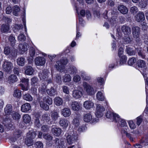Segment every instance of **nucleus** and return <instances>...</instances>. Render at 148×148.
I'll return each instance as SVG.
<instances>
[{
	"label": "nucleus",
	"mask_w": 148,
	"mask_h": 148,
	"mask_svg": "<svg viewBox=\"0 0 148 148\" xmlns=\"http://www.w3.org/2000/svg\"><path fill=\"white\" fill-rule=\"evenodd\" d=\"M47 103L49 105H51L52 103V99L48 95L44 96L43 98V101H41L40 102V106L41 107L46 110H49V107L47 104L44 102Z\"/></svg>",
	"instance_id": "nucleus-1"
},
{
	"label": "nucleus",
	"mask_w": 148,
	"mask_h": 148,
	"mask_svg": "<svg viewBox=\"0 0 148 148\" xmlns=\"http://www.w3.org/2000/svg\"><path fill=\"white\" fill-rule=\"evenodd\" d=\"M77 135L76 133L73 132L68 133L67 134L66 137V139L67 143L69 145H71L77 140Z\"/></svg>",
	"instance_id": "nucleus-2"
},
{
	"label": "nucleus",
	"mask_w": 148,
	"mask_h": 148,
	"mask_svg": "<svg viewBox=\"0 0 148 148\" xmlns=\"http://www.w3.org/2000/svg\"><path fill=\"white\" fill-rule=\"evenodd\" d=\"M68 62V59H62L57 62L55 66L57 70L61 71L64 68V66Z\"/></svg>",
	"instance_id": "nucleus-3"
},
{
	"label": "nucleus",
	"mask_w": 148,
	"mask_h": 148,
	"mask_svg": "<svg viewBox=\"0 0 148 148\" xmlns=\"http://www.w3.org/2000/svg\"><path fill=\"white\" fill-rule=\"evenodd\" d=\"M132 30L133 35L135 41L137 42H139L140 40L139 38L140 28L138 26L134 27L132 28Z\"/></svg>",
	"instance_id": "nucleus-4"
},
{
	"label": "nucleus",
	"mask_w": 148,
	"mask_h": 148,
	"mask_svg": "<svg viewBox=\"0 0 148 148\" xmlns=\"http://www.w3.org/2000/svg\"><path fill=\"white\" fill-rule=\"evenodd\" d=\"M83 86L84 89L86 90L87 94L89 95H92L95 93L93 87L87 83L86 82H84Z\"/></svg>",
	"instance_id": "nucleus-5"
},
{
	"label": "nucleus",
	"mask_w": 148,
	"mask_h": 148,
	"mask_svg": "<svg viewBox=\"0 0 148 148\" xmlns=\"http://www.w3.org/2000/svg\"><path fill=\"white\" fill-rule=\"evenodd\" d=\"M113 117L114 121L115 122L119 121V123L121 127H124L126 125V122L125 120L120 118L118 114L113 113Z\"/></svg>",
	"instance_id": "nucleus-6"
},
{
	"label": "nucleus",
	"mask_w": 148,
	"mask_h": 148,
	"mask_svg": "<svg viewBox=\"0 0 148 148\" xmlns=\"http://www.w3.org/2000/svg\"><path fill=\"white\" fill-rule=\"evenodd\" d=\"M96 116L97 117H101L103 116L102 112L105 111V109L101 105L98 104L96 105Z\"/></svg>",
	"instance_id": "nucleus-7"
},
{
	"label": "nucleus",
	"mask_w": 148,
	"mask_h": 148,
	"mask_svg": "<svg viewBox=\"0 0 148 148\" xmlns=\"http://www.w3.org/2000/svg\"><path fill=\"white\" fill-rule=\"evenodd\" d=\"M2 66L3 70L7 72L10 71L13 68L12 64L8 61L4 62Z\"/></svg>",
	"instance_id": "nucleus-8"
},
{
	"label": "nucleus",
	"mask_w": 148,
	"mask_h": 148,
	"mask_svg": "<svg viewBox=\"0 0 148 148\" xmlns=\"http://www.w3.org/2000/svg\"><path fill=\"white\" fill-rule=\"evenodd\" d=\"M55 146L57 148H64L65 147V143L62 139L56 138L54 140Z\"/></svg>",
	"instance_id": "nucleus-9"
},
{
	"label": "nucleus",
	"mask_w": 148,
	"mask_h": 148,
	"mask_svg": "<svg viewBox=\"0 0 148 148\" xmlns=\"http://www.w3.org/2000/svg\"><path fill=\"white\" fill-rule=\"evenodd\" d=\"M16 52V49L14 48L11 49L8 47H5L4 49V53L6 55L10 54L12 56H15V53Z\"/></svg>",
	"instance_id": "nucleus-10"
},
{
	"label": "nucleus",
	"mask_w": 148,
	"mask_h": 148,
	"mask_svg": "<svg viewBox=\"0 0 148 148\" xmlns=\"http://www.w3.org/2000/svg\"><path fill=\"white\" fill-rule=\"evenodd\" d=\"M45 59L43 57H38L35 59V64L37 65L43 66L45 64Z\"/></svg>",
	"instance_id": "nucleus-11"
},
{
	"label": "nucleus",
	"mask_w": 148,
	"mask_h": 148,
	"mask_svg": "<svg viewBox=\"0 0 148 148\" xmlns=\"http://www.w3.org/2000/svg\"><path fill=\"white\" fill-rule=\"evenodd\" d=\"M136 20L140 22L143 21L145 19V15L144 13L141 12H139L135 16Z\"/></svg>",
	"instance_id": "nucleus-12"
},
{
	"label": "nucleus",
	"mask_w": 148,
	"mask_h": 148,
	"mask_svg": "<svg viewBox=\"0 0 148 148\" xmlns=\"http://www.w3.org/2000/svg\"><path fill=\"white\" fill-rule=\"evenodd\" d=\"M82 95V92L78 90H75L72 92L73 97L75 99H78L80 98Z\"/></svg>",
	"instance_id": "nucleus-13"
},
{
	"label": "nucleus",
	"mask_w": 148,
	"mask_h": 148,
	"mask_svg": "<svg viewBox=\"0 0 148 148\" xmlns=\"http://www.w3.org/2000/svg\"><path fill=\"white\" fill-rule=\"evenodd\" d=\"M71 108L74 111H79L81 110V107L79 103L77 101L73 102L71 104Z\"/></svg>",
	"instance_id": "nucleus-14"
},
{
	"label": "nucleus",
	"mask_w": 148,
	"mask_h": 148,
	"mask_svg": "<svg viewBox=\"0 0 148 148\" xmlns=\"http://www.w3.org/2000/svg\"><path fill=\"white\" fill-rule=\"evenodd\" d=\"M18 80L17 76L14 74H12L9 76L8 79V82L10 84H13Z\"/></svg>",
	"instance_id": "nucleus-15"
},
{
	"label": "nucleus",
	"mask_w": 148,
	"mask_h": 148,
	"mask_svg": "<svg viewBox=\"0 0 148 148\" xmlns=\"http://www.w3.org/2000/svg\"><path fill=\"white\" fill-rule=\"evenodd\" d=\"M48 71L47 70H43L39 74V76L41 79L46 80L48 77Z\"/></svg>",
	"instance_id": "nucleus-16"
},
{
	"label": "nucleus",
	"mask_w": 148,
	"mask_h": 148,
	"mask_svg": "<svg viewBox=\"0 0 148 148\" xmlns=\"http://www.w3.org/2000/svg\"><path fill=\"white\" fill-rule=\"evenodd\" d=\"M83 106L86 109H90L93 107L94 103L91 101L88 100L84 102Z\"/></svg>",
	"instance_id": "nucleus-17"
},
{
	"label": "nucleus",
	"mask_w": 148,
	"mask_h": 148,
	"mask_svg": "<svg viewBox=\"0 0 148 148\" xmlns=\"http://www.w3.org/2000/svg\"><path fill=\"white\" fill-rule=\"evenodd\" d=\"M5 114L9 115L13 112L12 111V106L10 104H7L4 109Z\"/></svg>",
	"instance_id": "nucleus-18"
},
{
	"label": "nucleus",
	"mask_w": 148,
	"mask_h": 148,
	"mask_svg": "<svg viewBox=\"0 0 148 148\" xmlns=\"http://www.w3.org/2000/svg\"><path fill=\"white\" fill-rule=\"evenodd\" d=\"M135 49L139 56L143 59H145L146 55L144 52V50L142 48H136Z\"/></svg>",
	"instance_id": "nucleus-19"
},
{
	"label": "nucleus",
	"mask_w": 148,
	"mask_h": 148,
	"mask_svg": "<svg viewBox=\"0 0 148 148\" xmlns=\"http://www.w3.org/2000/svg\"><path fill=\"white\" fill-rule=\"evenodd\" d=\"M122 32L125 35H129L131 33V29L130 27L125 25H123L121 27Z\"/></svg>",
	"instance_id": "nucleus-20"
},
{
	"label": "nucleus",
	"mask_w": 148,
	"mask_h": 148,
	"mask_svg": "<svg viewBox=\"0 0 148 148\" xmlns=\"http://www.w3.org/2000/svg\"><path fill=\"white\" fill-rule=\"evenodd\" d=\"M34 70L33 68L30 66H27L25 69V73L27 75H32L33 74Z\"/></svg>",
	"instance_id": "nucleus-21"
},
{
	"label": "nucleus",
	"mask_w": 148,
	"mask_h": 148,
	"mask_svg": "<svg viewBox=\"0 0 148 148\" xmlns=\"http://www.w3.org/2000/svg\"><path fill=\"white\" fill-rule=\"evenodd\" d=\"M31 109V106L29 103H25L21 106V110L22 112H27Z\"/></svg>",
	"instance_id": "nucleus-22"
},
{
	"label": "nucleus",
	"mask_w": 148,
	"mask_h": 148,
	"mask_svg": "<svg viewBox=\"0 0 148 148\" xmlns=\"http://www.w3.org/2000/svg\"><path fill=\"white\" fill-rule=\"evenodd\" d=\"M118 9L121 13L123 14H126L128 11L127 8L123 5H120L118 6Z\"/></svg>",
	"instance_id": "nucleus-23"
},
{
	"label": "nucleus",
	"mask_w": 148,
	"mask_h": 148,
	"mask_svg": "<svg viewBox=\"0 0 148 148\" xmlns=\"http://www.w3.org/2000/svg\"><path fill=\"white\" fill-rule=\"evenodd\" d=\"M27 44L26 42L20 44L19 45V47L20 50L21 51L22 54H23L24 52L26 51L27 50Z\"/></svg>",
	"instance_id": "nucleus-24"
},
{
	"label": "nucleus",
	"mask_w": 148,
	"mask_h": 148,
	"mask_svg": "<svg viewBox=\"0 0 148 148\" xmlns=\"http://www.w3.org/2000/svg\"><path fill=\"white\" fill-rule=\"evenodd\" d=\"M42 118L43 120H45L49 124L51 125L53 123V121H51V119H50V118L47 114H44L42 115Z\"/></svg>",
	"instance_id": "nucleus-25"
},
{
	"label": "nucleus",
	"mask_w": 148,
	"mask_h": 148,
	"mask_svg": "<svg viewBox=\"0 0 148 148\" xmlns=\"http://www.w3.org/2000/svg\"><path fill=\"white\" fill-rule=\"evenodd\" d=\"M69 121L66 119L61 118L59 121V124L60 126L64 127H66L68 126Z\"/></svg>",
	"instance_id": "nucleus-26"
},
{
	"label": "nucleus",
	"mask_w": 148,
	"mask_h": 148,
	"mask_svg": "<svg viewBox=\"0 0 148 148\" xmlns=\"http://www.w3.org/2000/svg\"><path fill=\"white\" fill-rule=\"evenodd\" d=\"M40 117V116L38 114H36L35 115V116L34 118V125L38 128H39L41 125L40 123L39 119Z\"/></svg>",
	"instance_id": "nucleus-27"
},
{
	"label": "nucleus",
	"mask_w": 148,
	"mask_h": 148,
	"mask_svg": "<svg viewBox=\"0 0 148 148\" xmlns=\"http://www.w3.org/2000/svg\"><path fill=\"white\" fill-rule=\"evenodd\" d=\"M48 94L50 96H54L57 95V91L53 87H51L47 90Z\"/></svg>",
	"instance_id": "nucleus-28"
},
{
	"label": "nucleus",
	"mask_w": 148,
	"mask_h": 148,
	"mask_svg": "<svg viewBox=\"0 0 148 148\" xmlns=\"http://www.w3.org/2000/svg\"><path fill=\"white\" fill-rule=\"evenodd\" d=\"M62 114L65 117H68L71 114L70 110L68 108H65L62 109Z\"/></svg>",
	"instance_id": "nucleus-29"
},
{
	"label": "nucleus",
	"mask_w": 148,
	"mask_h": 148,
	"mask_svg": "<svg viewBox=\"0 0 148 148\" xmlns=\"http://www.w3.org/2000/svg\"><path fill=\"white\" fill-rule=\"evenodd\" d=\"M51 131L53 134L56 136H59L61 133V129L59 128H53Z\"/></svg>",
	"instance_id": "nucleus-30"
},
{
	"label": "nucleus",
	"mask_w": 148,
	"mask_h": 148,
	"mask_svg": "<svg viewBox=\"0 0 148 148\" xmlns=\"http://www.w3.org/2000/svg\"><path fill=\"white\" fill-rule=\"evenodd\" d=\"M51 117L52 120V121L53 122L56 121L59 117L58 112L53 111L51 113Z\"/></svg>",
	"instance_id": "nucleus-31"
},
{
	"label": "nucleus",
	"mask_w": 148,
	"mask_h": 148,
	"mask_svg": "<svg viewBox=\"0 0 148 148\" xmlns=\"http://www.w3.org/2000/svg\"><path fill=\"white\" fill-rule=\"evenodd\" d=\"M25 59L23 57L18 58L17 59V64L21 66H23L25 64Z\"/></svg>",
	"instance_id": "nucleus-32"
},
{
	"label": "nucleus",
	"mask_w": 148,
	"mask_h": 148,
	"mask_svg": "<svg viewBox=\"0 0 148 148\" xmlns=\"http://www.w3.org/2000/svg\"><path fill=\"white\" fill-rule=\"evenodd\" d=\"M127 53L130 56H134L135 55L136 52L134 51L132 48L127 47L125 49Z\"/></svg>",
	"instance_id": "nucleus-33"
},
{
	"label": "nucleus",
	"mask_w": 148,
	"mask_h": 148,
	"mask_svg": "<svg viewBox=\"0 0 148 148\" xmlns=\"http://www.w3.org/2000/svg\"><path fill=\"white\" fill-rule=\"evenodd\" d=\"M55 104L57 106L62 105L63 103V100L60 97H56L54 99Z\"/></svg>",
	"instance_id": "nucleus-34"
},
{
	"label": "nucleus",
	"mask_w": 148,
	"mask_h": 148,
	"mask_svg": "<svg viewBox=\"0 0 148 148\" xmlns=\"http://www.w3.org/2000/svg\"><path fill=\"white\" fill-rule=\"evenodd\" d=\"M92 116L89 113H87L84 114L83 117V119L84 121L86 122H89L92 119Z\"/></svg>",
	"instance_id": "nucleus-35"
},
{
	"label": "nucleus",
	"mask_w": 148,
	"mask_h": 148,
	"mask_svg": "<svg viewBox=\"0 0 148 148\" xmlns=\"http://www.w3.org/2000/svg\"><path fill=\"white\" fill-rule=\"evenodd\" d=\"M23 122L25 123H29L31 121V118L28 114H25L23 116Z\"/></svg>",
	"instance_id": "nucleus-36"
},
{
	"label": "nucleus",
	"mask_w": 148,
	"mask_h": 148,
	"mask_svg": "<svg viewBox=\"0 0 148 148\" xmlns=\"http://www.w3.org/2000/svg\"><path fill=\"white\" fill-rule=\"evenodd\" d=\"M20 11L19 7L17 5H15L13 8V13L16 16H18V13Z\"/></svg>",
	"instance_id": "nucleus-37"
},
{
	"label": "nucleus",
	"mask_w": 148,
	"mask_h": 148,
	"mask_svg": "<svg viewBox=\"0 0 148 148\" xmlns=\"http://www.w3.org/2000/svg\"><path fill=\"white\" fill-rule=\"evenodd\" d=\"M8 40L10 42L11 45L12 47L14 46L15 45L16 41L15 37L11 35L9 37Z\"/></svg>",
	"instance_id": "nucleus-38"
},
{
	"label": "nucleus",
	"mask_w": 148,
	"mask_h": 148,
	"mask_svg": "<svg viewBox=\"0 0 148 148\" xmlns=\"http://www.w3.org/2000/svg\"><path fill=\"white\" fill-rule=\"evenodd\" d=\"M8 123H6V121H5V125L7 128L8 129L10 130H12L14 129V127L13 125L11 123V122L10 120H7Z\"/></svg>",
	"instance_id": "nucleus-39"
},
{
	"label": "nucleus",
	"mask_w": 148,
	"mask_h": 148,
	"mask_svg": "<svg viewBox=\"0 0 148 148\" xmlns=\"http://www.w3.org/2000/svg\"><path fill=\"white\" fill-rule=\"evenodd\" d=\"M22 133L21 130L19 129L15 130L14 132L13 135L15 137L18 138L21 136Z\"/></svg>",
	"instance_id": "nucleus-40"
},
{
	"label": "nucleus",
	"mask_w": 148,
	"mask_h": 148,
	"mask_svg": "<svg viewBox=\"0 0 148 148\" xmlns=\"http://www.w3.org/2000/svg\"><path fill=\"white\" fill-rule=\"evenodd\" d=\"M138 66L139 67L143 68L146 66V63L143 60H138L137 62Z\"/></svg>",
	"instance_id": "nucleus-41"
},
{
	"label": "nucleus",
	"mask_w": 148,
	"mask_h": 148,
	"mask_svg": "<svg viewBox=\"0 0 148 148\" xmlns=\"http://www.w3.org/2000/svg\"><path fill=\"white\" fill-rule=\"evenodd\" d=\"M97 98L98 100L101 101L104 100L105 97L103 93L101 92H98L97 93Z\"/></svg>",
	"instance_id": "nucleus-42"
},
{
	"label": "nucleus",
	"mask_w": 148,
	"mask_h": 148,
	"mask_svg": "<svg viewBox=\"0 0 148 148\" xmlns=\"http://www.w3.org/2000/svg\"><path fill=\"white\" fill-rule=\"evenodd\" d=\"M12 114V116L13 119L15 120H18L21 118L20 115L17 112L13 111Z\"/></svg>",
	"instance_id": "nucleus-43"
},
{
	"label": "nucleus",
	"mask_w": 148,
	"mask_h": 148,
	"mask_svg": "<svg viewBox=\"0 0 148 148\" xmlns=\"http://www.w3.org/2000/svg\"><path fill=\"white\" fill-rule=\"evenodd\" d=\"M36 135V134L35 132L29 131L27 134V137L33 140L35 138Z\"/></svg>",
	"instance_id": "nucleus-44"
},
{
	"label": "nucleus",
	"mask_w": 148,
	"mask_h": 148,
	"mask_svg": "<svg viewBox=\"0 0 148 148\" xmlns=\"http://www.w3.org/2000/svg\"><path fill=\"white\" fill-rule=\"evenodd\" d=\"M43 138L47 140H51L53 138V137L49 134L44 133L42 135Z\"/></svg>",
	"instance_id": "nucleus-45"
},
{
	"label": "nucleus",
	"mask_w": 148,
	"mask_h": 148,
	"mask_svg": "<svg viewBox=\"0 0 148 148\" xmlns=\"http://www.w3.org/2000/svg\"><path fill=\"white\" fill-rule=\"evenodd\" d=\"M9 29V26L8 25H3L1 26V30L3 32H8Z\"/></svg>",
	"instance_id": "nucleus-46"
},
{
	"label": "nucleus",
	"mask_w": 148,
	"mask_h": 148,
	"mask_svg": "<svg viewBox=\"0 0 148 148\" xmlns=\"http://www.w3.org/2000/svg\"><path fill=\"white\" fill-rule=\"evenodd\" d=\"M33 140H32L31 138H29L27 137L25 139V143L28 146H30L33 144Z\"/></svg>",
	"instance_id": "nucleus-47"
},
{
	"label": "nucleus",
	"mask_w": 148,
	"mask_h": 148,
	"mask_svg": "<svg viewBox=\"0 0 148 148\" xmlns=\"http://www.w3.org/2000/svg\"><path fill=\"white\" fill-rule=\"evenodd\" d=\"M23 98L24 99L29 101H31L33 99L32 97L29 94H25L23 95Z\"/></svg>",
	"instance_id": "nucleus-48"
},
{
	"label": "nucleus",
	"mask_w": 148,
	"mask_h": 148,
	"mask_svg": "<svg viewBox=\"0 0 148 148\" xmlns=\"http://www.w3.org/2000/svg\"><path fill=\"white\" fill-rule=\"evenodd\" d=\"M31 84L33 86L36 85L38 82V79L36 77H33L31 79Z\"/></svg>",
	"instance_id": "nucleus-49"
},
{
	"label": "nucleus",
	"mask_w": 148,
	"mask_h": 148,
	"mask_svg": "<svg viewBox=\"0 0 148 148\" xmlns=\"http://www.w3.org/2000/svg\"><path fill=\"white\" fill-rule=\"evenodd\" d=\"M13 95L14 97L19 98L21 96V91L19 90H15Z\"/></svg>",
	"instance_id": "nucleus-50"
},
{
	"label": "nucleus",
	"mask_w": 148,
	"mask_h": 148,
	"mask_svg": "<svg viewBox=\"0 0 148 148\" xmlns=\"http://www.w3.org/2000/svg\"><path fill=\"white\" fill-rule=\"evenodd\" d=\"M70 71L71 74H74L77 73V69L74 66H71L70 67Z\"/></svg>",
	"instance_id": "nucleus-51"
},
{
	"label": "nucleus",
	"mask_w": 148,
	"mask_h": 148,
	"mask_svg": "<svg viewBox=\"0 0 148 148\" xmlns=\"http://www.w3.org/2000/svg\"><path fill=\"white\" fill-rule=\"evenodd\" d=\"M64 82H69L71 80V77L69 74H65L63 77Z\"/></svg>",
	"instance_id": "nucleus-52"
},
{
	"label": "nucleus",
	"mask_w": 148,
	"mask_h": 148,
	"mask_svg": "<svg viewBox=\"0 0 148 148\" xmlns=\"http://www.w3.org/2000/svg\"><path fill=\"white\" fill-rule=\"evenodd\" d=\"M138 11V8L136 6H133L131 7L130 9L131 12L133 14H136Z\"/></svg>",
	"instance_id": "nucleus-53"
},
{
	"label": "nucleus",
	"mask_w": 148,
	"mask_h": 148,
	"mask_svg": "<svg viewBox=\"0 0 148 148\" xmlns=\"http://www.w3.org/2000/svg\"><path fill=\"white\" fill-rule=\"evenodd\" d=\"M50 127L48 125H43L41 127V129L42 131L44 132H48L49 130Z\"/></svg>",
	"instance_id": "nucleus-54"
},
{
	"label": "nucleus",
	"mask_w": 148,
	"mask_h": 148,
	"mask_svg": "<svg viewBox=\"0 0 148 148\" xmlns=\"http://www.w3.org/2000/svg\"><path fill=\"white\" fill-rule=\"evenodd\" d=\"M136 60L135 58L132 57L128 61V64L130 65H132L136 62Z\"/></svg>",
	"instance_id": "nucleus-55"
},
{
	"label": "nucleus",
	"mask_w": 148,
	"mask_h": 148,
	"mask_svg": "<svg viewBox=\"0 0 148 148\" xmlns=\"http://www.w3.org/2000/svg\"><path fill=\"white\" fill-rule=\"evenodd\" d=\"M123 39L124 43L126 44L130 43L131 41L130 38L127 36H125L123 38Z\"/></svg>",
	"instance_id": "nucleus-56"
},
{
	"label": "nucleus",
	"mask_w": 148,
	"mask_h": 148,
	"mask_svg": "<svg viewBox=\"0 0 148 148\" xmlns=\"http://www.w3.org/2000/svg\"><path fill=\"white\" fill-rule=\"evenodd\" d=\"M127 57L125 56H121L120 59V63L121 64H122L125 63L127 60Z\"/></svg>",
	"instance_id": "nucleus-57"
},
{
	"label": "nucleus",
	"mask_w": 148,
	"mask_h": 148,
	"mask_svg": "<svg viewBox=\"0 0 148 148\" xmlns=\"http://www.w3.org/2000/svg\"><path fill=\"white\" fill-rule=\"evenodd\" d=\"M73 124L76 127L78 126L79 125V121L78 118H75L73 121Z\"/></svg>",
	"instance_id": "nucleus-58"
},
{
	"label": "nucleus",
	"mask_w": 148,
	"mask_h": 148,
	"mask_svg": "<svg viewBox=\"0 0 148 148\" xmlns=\"http://www.w3.org/2000/svg\"><path fill=\"white\" fill-rule=\"evenodd\" d=\"M18 38L19 41H24L26 39L25 36L23 34H19L18 36Z\"/></svg>",
	"instance_id": "nucleus-59"
},
{
	"label": "nucleus",
	"mask_w": 148,
	"mask_h": 148,
	"mask_svg": "<svg viewBox=\"0 0 148 148\" xmlns=\"http://www.w3.org/2000/svg\"><path fill=\"white\" fill-rule=\"evenodd\" d=\"M110 22L111 24L112 25L116 24L117 22L116 17V16L113 17L110 19Z\"/></svg>",
	"instance_id": "nucleus-60"
},
{
	"label": "nucleus",
	"mask_w": 148,
	"mask_h": 148,
	"mask_svg": "<svg viewBox=\"0 0 148 148\" xmlns=\"http://www.w3.org/2000/svg\"><path fill=\"white\" fill-rule=\"evenodd\" d=\"M2 21L5 22V23L8 24L11 22V20L8 17L4 16L2 18Z\"/></svg>",
	"instance_id": "nucleus-61"
},
{
	"label": "nucleus",
	"mask_w": 148,
	"mask_h": 148,
	"mask_svg": "<svg viewBox=\"0 0 148 148\" xmlns=\"http://www.w3.org/2000/svg\"><path fill=\"white\" fill-rule=\"evenodd\" d=\"M29 53L31 56L33 57L35 54V49L33 47H31L30 48L29 50Z\"/></svg>",
	"instance_id": "nucleus-62"
},
{
	"label": "nucleus",
	"mask_w": 148,
	"mask_h": 148,
	"mask_svg": "<svg viewBox=\"0 0 148 148\" xmlns=\"http://www.w3.org/2000/svg\"><path fill=\"white\" fill-rule=\"evenodd\" d=\"M63 92L65 93L68 94L69 93V89L68 87L64 86L62 87Z\"/></svg>",
	"instance_id": "nucleus-63"
},
{
	"label": "nucleus",
	"mask_w": 148,
	"mask_h": 148,
	"mask_svg": "<svg viewBox=\"0 0 148 148\" xmlns=\"http://www.w3.org/2000/svg\"><path fill=\"white\" fill-rule=\"evenodd\" d=\"M136 124L138 125H140L143 120L142 116H141L137 117L136 119Z\"/></svg>",
	"instance_id": "nucleus-64"
}]
</instances>
